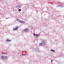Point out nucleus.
Returning <instances> with one entry per match:
<instances>
[{"mask_svg":"<svg viewBox=\"0 0 64 64\" xmlns=\"http://www.w3.org/2000/svg\"><path fill=\"white\" fill-rule=\"evenodd\" d=\"M28 31H29V30H28V29H25V30H24V32H28Z\"/></svg>","mask_w":64,"mask_h":64,"instance_id":"nucleus-1","label":"nucleus"},{"mask_svg":"<svg viewBox=\"0 0 64 64\" xmlns=\"http://www.w3.org/2000/svg\"><path fill=\"white\" fill-rule=\"evenodd\" d=\"M18 28H19V27H16V28H13V30H17Z\"/></svg>","mask_w":64,"mask_h":64,"instance_id":"nucleus-2","label":"nucleus"},{"mask_svg":"<svg viewBox=\"0 0 64 64\" xmlns=\"http://www.w3.org/2000/svg\"><path fill=\"white\" fill-rule=\"evenodd\" d=\"M21 8V6L20 5H18L17 6V8L18 9H19Z\"/></svg>","mask_w":64,"mask_h":64,"instance_id":"nucleus-3","label":"nucleus"},{"mask_svg":"<svg viewBox=\"0 0 64 64\" xmlns=\"http://www.w3.org/2000/svg\"><path fill=\"white\" fill-rule=\"evenodd\" d=\"M20 22H21V23H25V22H23V21H21V20L20 21Z\"/></svg>","mask_w":64,"mask_h":64,"instance_id":"nucleus-4","label":"nucleus"},{"mask_svg":"<svg viewBox=\"0 0 64 64\" xmlns=\"http://www.w3.org/2000/svg\"><path fill=\"white\" fill-rule=\"evenodd\" d=\"M1 58L2 59H5V58L4 56H2L1 57Z\"/></svg>","mask_w":64,"mask_h":64,"instance_id":"nucleus-5","label":"nucleus"},{"mask_svg":"<svg viewBox=\"0 0 64 64\" xmlns=\"http://www.w3.org/2000/svg\"><path fill=\"white\" fill-rule=\"evenodd\" d=\"M34 35L35 36H36V37H37V36H38V35L36 34H34Z\"/></svg>","mask_w":64,"mask_h":64,"instance_id":"nucleus-6","label":"nucleus"},{"mask_svg":"<svg viewBox=\"0 0 64 64\" xmlns=\"http://www.w3.org/2000/svg\"><path fill=\"white\" fill-rule=\"evenodd\" d=\"M51 51L52 52H55V50H51Z\"/></svg>","mask_w":64,"mask_h":64,"instance_id":"nucleus-7","label":"nucleus"},{"mask_svg":"<svg viewBox=\"0 0 64 64\" xmlns=\"http://www.w3.org/2000/svg\"><path fill=\"white\" fill-rule=\"evenodd\" d=\"M7 58H8V57L7 56H5L4 57V59H7Z\"/></svg>","mask_w":64,"mask_h":64,"instance_id":"nucleus-8","label":"nucleus"},{"mask_svg":"<svg viewBox=\"0 0 64 64\" xmlns=\"http://www.w3.org/2000/svg\"><path fill=\"white\" fill-rule=\"evenodd\" d=\"M42 43H41V44H40V46H42Z\"/></svg>","mask_w":64,"mask_h":64,"instance_id":"nucleus-9","label":"nucleus"},{"mask_svg":"<svg viewBox=\"0 0 64 64\" xmlns=\"http://www.w3.org/2000/svg\"><path fill=\"white\" fill-rule=\"evenodd\" d=\"M9 41H11V40H7V42H9Z\"/></svg>","mask_w":64,"mask_h":64,"instance_id":"nucleus-10","label":"nucleus"},{"mask_svg":"<svg viewBox=\"0 0 64 64\" xmlns=\"http://www.w3.org/2000/svg\"><path fill=\"white\" fill-rule=\"evenodd\" d=\"M21 11V9H19L18 10V11H19V12H20V11Z\"/></svg>","mask_w":64,"mask_h":64,"instance_id":"nucleus-11","label":"nucleus"},{"mask_svg":"<svg viewBox=\"0 0 64 64\" xmlns=\"http://www.w3.org/2000/svg\"><path fill=\"white\" fill-rule=\"evenodd\" d=\"M4 54H7V52L5 53H4Z\"/></svg>","mask_w":64,"mask_h":64,"instance_id":"nucleus-12","label":"nucleus"},{"mask_svg":"<svg viewBox=\"0 0 64 64\" xmlns=\"http://www.w3.org/2000/svg\"><path fill=\"white\" fill-rule=\"evenodd\" d=\"M51 62H53V60H51Z\"/></svg>","mask_w":64,"mask_h":64,"instance_id":"nucleus-13","label":"nucleus"},{"mask_svg":"<svg viewBox=\"0 0 64 64\" xmlns=\"http://www.w3.org/2000/svg\"><path fill=\"white\" fill-rule=\"evenodd\" d=\"M43 44H44V42H43Z\"/></svg>","mask_w":64,"mask_h":64,"instance_id":"nucleus-14","label":"nucleus"},{"mask_svg":"<svg viewBox=\"0 0 64 64\" xmlns=\"http://www.w3.org/2000/svg\"><path fill=\"white\" fill-rule=\"evenodd\" d=\"M17 20H18H18H19V19H18Z\"/></svg>","mask_w":64,"mask_h":64,"instance_id":"nucleus-15","label":"nucleus"}]
</instances>
